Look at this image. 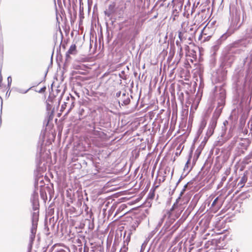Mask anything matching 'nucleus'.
<instances>
[{"mask_svg": "<svg viewBox=\"0 0 252 252\" xmlns=\"http://www.w3.org/2000/svg\"><path fill=\"white\" fill-rule=\"evenodd\" d=\"M213 133V130H212L211 129H210L208 132L207 133L209 134L210 135H211Z\"/></svg>", "mask_w": 252, "mask_h": 252, "instance_id": "nucleus-19", "label": "nucleus"}, {"mask_svg": "<svg viewBox=\"0 0 252 252\" xmlns=\"http://www.w3.org/2000/svg\"><path fill=\"white\" fill-rule=\"evenodd\" d=\"M218 199H219V197H217V198H216L214 200V201L213 202V203H212V207H214V206H215L216 205V204H217V202H218Z\"/></svg>", "mask_w": 252, "mask_h": 252, "instance_id": "nucleus-14", "label": "nucleus"}, {"mask_svg": "<svg viewBox=\"0 0 252 252\" xmlns=\"http://www.w3.org/2000/svg\"><path fill=\"white\" fill-rule=\"evenodd\" d=\"M159 182H160V181H159ZM159 184H160V183H159L158 185L154 186L153 188L151 189L150 194H151V198H153L154 197L155 191L156 189L159 187Z\"/></svg>", "mask_w": 252, "mask_h": 252, "instance_id": "nucleus-6", "label": "nucleus"}, {"mask_svg": "<svg viewBox=\"0 0 252 252\" xmlns=\"http://www.w3.org/2000/svg\"><path fill=\"white\" fill-rule=\"evenodd\" d=\"M190 162V159H189V160L187 161L186 164V166H187L188 164Z\"/></svg>", "mask_w": 252, "mask_h": 252, "instance_id": "nucleus-22", "label": "nucleus"}, {"mask_svg": "<svg viewBox=\"0 0 252 252\" xmlns=\"http://www.w3.org/2000/svg\"><path fill=\"white\" fill-rule=\"evenodd\" d=\"M71 109V108H70L69 109V110H68V111H67V113H66V114H65L66 115H67L69 113V112H70V111Z\"/></svg>", "mask_w": 252, "mask_h": 252, "instance_id": "nucleus-24", "label": "nucleus"}, {"mask_svg": "<svg viewBox=\"0 0 252 252\" xmlns=\"http://www.w3.org/2000/svg\"><path fill=\"white\" fill-rule=\"evenodd\" d=\"M177 15H175L174 16V17H173V20H175V17L177 16Z\"/></svg>", "mask_w": 252, "mask_h": 252, "instance_id": "nucleus-26", "label": "nucleus"}, {"mask_svg": "<svg viewBox=\"0 0 252 252\" xmlns=\"http://www.w3.org/2000/svg\"><path fill=\"white\" fill-rule=\"evenodd\" d=\"M228 37V35L225 33V34H223L220 37V38L219 39V41H220V42L225 40Z\"/></svg>", "mask_w": 252, "mask_h": 252, "instance_id": "nucleus-8", "label": "nucleus"}, {"mask_svg": "<svg viewBox=\"0 0 252 252\" xmlns=\"http://www.w3.org/2000/svg\"><path fill=\"white\" fill-rule=\"evenodd\" d=\"M62 113V112H61V113H58V117H60L61 116Z\"/></svg>", "mask_w": 252, "mask_h": 252, "instance_id": "nucleus-23", "label": "nucleus"}, {"mask_svg": "<svg viewBox=\"0 0 252 252\" xmlns=\"http://www.w3.org/2000/svg\"><path fill=\"white\" fill-rule=\"evenodd\" d=\"M182 36H183L182 32H178V37L180 38V40H182Z\"/></svg>", "mask_w": 252, "mask_h": 252, "instance_id": "nucleus-17", "label": "nucleus"}, {"mask_svg": "<svg viewBox=\"0 0 252 252\" xmlns=\"http://www.w3.org/2000/svg\"><path fill=\"white\" fill-rule=\"evenodd\" d=\"M209 30V28H206V27H204L203 28V29L202 30V32H201V33L199 37V39H201L203 36H206V35H208V31Z\"/></svg>", "mask_w": 252, "mask_h": 252, "instance_id": "nucleus-5", "label": "nucleus"}, {"mask_svg": "<svg viewBox=\"0 0 252 252\" xmlns=\"http://www.w3.org/2000/svg\"><path fill=\"white\" fill-rule=\"evenodd\" d=\"M67 106V103L64 102L63 104L61 106L60 112H63L66 108Z\"/></svg>", "mask_w": 252, "mask_h": 252, "instance_id": "nucleus-10", "label": "nucleus"}, {"mask_svg": "<svg viewBox=\"0 0 252 252\" xmlns=\"http://www.w3.org/2000/svg\"><path fill=\"white\" fill-rule=\"evenodd\" d=\"M213 133V130H212L211 129H210L208 132L207 133L209 134L210 135H211Z\"/></svg>", "mask_w": 252, "mask_h": 252, "instance_id": "nucleus-20", "label": "nucleus"}, {"mask_svg": "<svg viewBox=\"0 0 252 252\" xmlns=\"http://www.w3.org/2000/svg\"><path fill=\"white\" fill-rule=\"evenodd\" d=\"M45 90H46V87H44L40 89V90L39 91V92L40 93L44 92L45 91Z\"/></svg>", "mask_w": 252, "mask_h": 252, "instance_id": "nucleus-18", "label": "nucleus"}, {"mask_svg": "<svg viewBox=\"0 0 252 252\" xmlns=\"http://www.w3.org/2000/svg\"><path fill=\"white\" fill-rule=\"evenodd\" d=\"M128 250V247L126 246V244H124V246L121 249L120 252H127Z\"/></svg>", "mask_w": 252, "mask_h": 252, "instance_id": "nucleus-9", "label": "nucleus"}, {"mask_svg": "<svg viewBox=\"0 0 252 252\" xmlns=\"http://www.w3.org/2000/svg\"><path fill=\"white\" fill-rule=\"evenodd\" d=\"M115 3L114 2L110 4L108 6V16H110L111 14H113L115 12Z\"/></svg>", "mask_w": 252, "mask_h": 252, "instance_id": "nucleus-3", "label": "nucleus"}, {"mask_svg": "<svg viewBox=\"0 0 252 252\" xmlns=\"http://www.w3.org/2000/svg\"><path fill=\"white\" fill-rule=\"evenodd\" d=\"M36 231V229L34 227H32V228L31 229V232L33 235V236H34V235L35 234Z\"/></svg>", "mask_w": 252, "mask_h": 252, "instance_id": "nucleus-15", "label": "nucleus"}, {"mask_svg": "<svg viewBox=\"0 0 252 252\" xmlns=\"http://www.w3.org/2000/svg\"><path fill=\"white\" fill-rule=\"evenodd\" d=\"M212 36V35H207L206 37H204V39H203V42H205V41H208L210 38Z\"/></svg>", "mask_w": 252, "mask_h": 252, "instance_id": "nucleus-13", "label": "nucleus"}, {"mask_svg": "<svg viewBox=\"0 0 252 252\" xmlns=\"http://www.w3.org/2000/svg\"><path fill=\"white\" fill-rule=\"evenodd\" d=\"M176 43L177 45L178 46L179 42L178 41H176Z\"/></svg>", "mask_w": 252, "mask_h": 252, "instance_id": "nucleus-27", "label": "nucleus"}, {"mask_svg": "<svg viewBox=\"0 0 252 252\" xmlns=\"http://www.w3.org/2000/svg\"><path fill=\"white\" fill-rule=\"evenodd\" d=\"M130 236L127 237L126 238V240L124 241V244H126V246L127 247L128 244V243H129V241H130Z\"/></svg>", "mask_w": 252, "mask_h": 252, "instance_id": "nucleus-11", "label": "nucleus"}, {"mask_svg": "<svg viewBox=\"0 0 252 252\" xmlns=\"http://www.w3.org/2000/svg\"><path fill=\"white\" fill-rule=\"evenodd\" d=\"M179 46H180V52H182V47H181L180 44L179 45Z\"/></svg>", "mask_w": 252, "mask_h": 252, "instance_id": "nucleus-25", "label": "nucleus"}, {"mask_svg": "<svg viewBox=\"0 0 252 252\" xmlns=\"http://www.w3.org/2000/svg\"><path fill=\"white\" fill-rule=\"evenodd\" d=\"M181 197L180 196H179L176 200V202H175V203H176V204H177L178 203V202H179V200H180L181 199Z\"/></svg>", "mask_w": 252, "mask_h": 252, "instance_id": "nucleus-21", "label": "nucleus"}, {"mask_svg": "<svg viewBox=\"0 0 252 252\" xmlns=\"http://www.w3.org/2000/svg\"><path fill=\"white\" fill-rule=\"evenodd\" d=\"M247 177L246 175H244L241 179L240 182H239L238 185V186H240V188H242L244 185H245V184L247 182Z\"/></svg>", "mask_w": 252, "mask_h": 252, "instance_id": "nucleus-4", "label": "nucleus"}, {"mask_svg": "<svg viewBox=\"0 0 252 252\" xmlns=\"http://www.w3.org/2000/svg\"><path fill=\"white\" fill-rule=\"evenodd\" d=\"M145 21V19L141 18V17H139L136 22H135V28L137 29L141 28Z\"/></svg>", "mask_w": 252, "mask_h": 252, "instance_id": "nucleus-2", "label": "nucleus"}, {"mask_svg": "<svg viewBox=\"0 0 252 252\" xmlns=\"http://www.w3.org/2000/svg\"><path fill=\"white\" fill-rule=\"evenodd\" d=\"M77 51L76 49V45H71L65 54L66 60H68L70 58V55H76L77 54Z\"/></svg>", "mask_w": 252, "mask_h": 252, "instance_id": "nucleus-1", "label": "nucleus"}, {"mask_svg": "<svg viewBox=\"0 0 252 252\" xmlns=\"http://www.w3.org/2000/svg\"><path fill=\"white\" fill-rule=\"evenodd\" d=\"M164 180H165V177H163L162 182H164Z\"/></svg>", "mask_w": 252, "mask_h": 252, "instance_id": "nucleus-28", "label": "nucleus"}, {"mask_svg": "<svg viewBox=\"0 0 252 252\" xmlns=\"http://www.w3.org/2000/svg\"><path fill=\"white\" fill-rule=\"evenodd\" d=\"M177 207V204H176V203H174V204L173 205L172 208H171L170 211H173Z\"/></svg>", "mask_w": 252, "mask_h": 252, "instance_id": "nucleus-16", "label": "nucleus"}, {"mask_svg": "<svg viewBox=\"0 0 252 252\" xmlns=\"http://www.w3.org/2000/svg\"><path fill=\"white\" fill-rule=\"evenodd\" d=\"M187 187V184H186L184 186V189H183L182 191L181 192L179 196L181 197L183 195L185 191L186 190Z\"/></svg>", "mask_w": 252, "mask_h": 252, "instance_id": "nucleus-12", "label": "nucleus"}, {"mask_svg": "<svg viewBox=\"0 0 252 252\" xmlns=\"http://www.w3.org/2000/svg\"><path fill=\"white\" fill-rule=\"evenodd\" d=\"M121 101L122 104H124V105H127L129 103L130 100L128 97H127L126 98L122 99Z\"/></svg>", "mask_w": 252, "mask_h": 252, "instance_id": "nucleus-7", "label": "nucleus"}]
</instances>
